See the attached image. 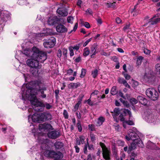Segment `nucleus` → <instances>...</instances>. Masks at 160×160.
Returning a JSON list of instances; mask_svg holds the SVG:
<instances>
[{
  "label": "nucleus",
  "instance_id": "nucleus-4",
  "mask_svg": "<svg viewBox=\"0 0 160 160\" xmlns=\"http://www.w3.org/2000/svg\"><path fill=\"white\" fill-rule=\"evenodd\" d=\"M44 52L40 51L38 48L34 47L32 48V50L29 49H26L24 51L23 53L28 57L36 58L38 55H39L41 52Z\"/></svg>",
  "mask_w": 160,
  "mask_h": 160
},
{
  "label": "nucleus",
  "instance_id": "nucleus-57",
  "mask_svg": "<svg viewBox=\"0 0 160 160\" xmlns=\"http://www.w3.org/2000/svg\"><path fill=\"white\" fill-rule=\"evenodd\" d=\"M72 48H73V49H75L76 50H78L80 48V46L79 45H77L74 47L72 46Z\"/></svg>",
  "mask_w": 160,
  "mask_h": 160
},
{
  "label": "nucleus",
  "instance_id": "nucleus-16",
  "mask_svg": "<svg viewBox=\"0 0 160 160\" xmlns=\"http://www.w3.org/2000/svg\"><path fill=\"white\" fill-rule=\"evenodd\" d=\"M31 115L28 116L29 120L31 119L34 122H38L39 121V115L37 113H34L31 117Z\"/></svg>",
  "mask_w": 160,
  "mask_h": 160
},
{
  "label": "nucleus",
  "instance_id": "nucleus-20",
  "mask_svg": "<svg viewBox=\"0 0 160 160\" xmlns=\"http://www.w3.org/2000/svg\"><path fill=\"white\" fill-rule=\"evenodd\" d=\"M55 152L53 151L48 150L45 152V155L47 157L54 158Z\"/></svg>",
  "mask_w": 160,
  "mask_h": 160
},
{
  "label": "nucleus",
  "instance_id": "nucleus-38",
  "mask_svg": "<svg viewBox=\"0 0 160 160\" xmlns=\"http://www.w3.org/2000/svg\"><path fill=\"white\" fill-rule=\"evenodd\" d=\"M130 26V23H127L125 26L123 27V29L124 31L128 32L129 31L128 29Z\"/></svg>",
  "mask_w": 160,
  "mask_h": 160
},
{
  "label": "nucleus",
  "instance_id": "nucleus-43",
  "mask_svg": "<svg viewBox=\"0 0 160 160\" xmlns=\"http://www.w3.org/2000/svg\"><path fill=\"white\" fill-rule=\"evenodd\" d=\"M73 18L71 16H68L67 18V21L68 23H72L73 20Z\"/></svg>",
  "mask_w": 160,
  "mask_h": 160
},
{
  "label": "nucleus",
  "instance_id": "nucleus-28",
  "mask_svg": "<svg viewBox=\"0 0 160 160\" xmlns=\"http://www.w3.org/2000/svg\"><path fill=\"white\" fill-rule=\"evenodd\" d=\"M114 113L112 114V116L114 118L116 116L119 115L120 113V111L119 108H115L113 111Z\"/></svg>",
  "mask_w": 160,
  "mask_h": 160
},
{
  "label": "nucleus",
  "instance_id": "nucleus-40",
  "mask_svg": "<svg viewBox=\"0 0 160 160\" xmlns=\"http://www.w3.org/2000/svg\"><path fill=\"white\" fill-rule=\"evenodd\" d=\"M138 100L134 98H131L130 99V102L132 104H135L137 103Z\"/></svg>",
  "mask_w": 160,
  "mask_h": 160
},
{
  "label": "nucleus",
  "instance_id": "nucleus-59",
  "mask_svg": "<svg viewBox=\"0 0 160 160\" xmlns=\"http://www.w3.org/2000/svg\"><path fill=\"white\" fill-rule=\"evenodd\" d=\"M98 90H95L93 92H92L91 95V97L92 96L94 95H97L98 94Z\"/></svg>",
  "mask_w": 160,
  "mask_h": 160
},
{
  "label": "nucleus",
  "instance_id": "nucleus-18",
  "mask_svg": "<svg viewBox=\"0 0 160 160\" xmlns=\"http://www.w3.org/2000/svg\"><path fill=\"white\" fill-rule=\"evenodd\" d=\"M137 99L138 102L144 105H146L148 103L147 100L145 98L141 96H138Z\"/></svg>",
  "mask_w": 160,
  "mask_h": 160
},
{
  "label": "nucleus",
  "instance_id": "nucleus-35",
  "mask_svg": "<svg viewBox=\"0 0 160 160\" xmlns=\"http://www.w3.org/2000/svg\"><path fill=\"white\" fill-rule=\"evenodd\" d=\"M154 144L153 143L150 141H149L148 142L147 144V147L148 148L150 149H153L154 148L153 147L154 146Z\"/></svg>",
  "mask_w": 160,
  "mask_h": 160
},
{
  "label": "nucleus",
  "instance_id": "nucleus-10",
  "mask_svg": "<svg viewBox=\"0 0 160 160\" xmlns=\"http://www.w3.org/2000/svg\"><path fill=\"white\" fill-rule=\"evenodd\" d=\"M39 129L40 130H43L45 132H47L50 130L53 129L52 125L48 123H44L43 124H40L39 126Z\"/></svg>",
  "mask_w": 160,
  "mask_h": 160
},
{
  "label": "nucleus",
  "instance_id": "nucleus-64",
  "mask_svg": "<svg viewBox=\"0 0 160 160\" xmlns=\"http://www.w3.org/2000/svg\"><path fill=\"white\" fill-rule=\"evenodd\" d=\"M124 106L127 108H128L129 107V105L128 102L125 101V102L123 103Z\"/></svg>",
  "mask_w": 160,
  "mask_h": 160
},
{
  "label": "nucleus",
  "instance_id": "nucleus-60",
  "mask_svg": "<svg viewBox=\"0 0 160 160\" xmlns=\"http://www.w3.org/2000/svg\"><path fill=\"white\" fill-rule=\"evenodd\" d=\"M62 55V51L60 49L58 50L57 56L58 57L60 58Z\"/></svg>",
  "mask_w": 160,
  "mask_h": 160
},
{
  "label": "nucleus",
  "instance_id": "nucleus-8",
  "mask_svg": "<svg viewBox=\"0 0 160 160\" xmlns=\"http://www.w3.org/2000/svg\"><path fill=\"white\" fill-rule=\"evenodd\" d=\"M133 141V142L131 143L130 146L128 148V150L130 151L136 149L137 145L139 147L141 148L143 147V144L140 138H138L137 140Z\"/></svg>",
  "mask_w": 160,
  "mask_h": 160
},
{
  "label": "nucleus",
  "instance_id": "nucleus-13",
  "mask_svg": "<svg viewBox=\"0 0 160 160\" xmlns=\"http://www.w3.org/2000/svg\"><path fill=\"white\" fill-rule=\"evenodd\" d=\"M60 133L56 130L49 132L48 133V137L52 139H56L60 136Z\"/></svg>",
  "mask_w": 160,
  "mask_h": 160
},
{
  "label": "nucleus",
  "instance_id": "nucleus-25",
  "mask_svg": "<svg viewBox=\"0 0 160 160\" xmlns=\"http://www.w3.org/2000/svg\"><path fill=\"white\" fill-rule=\"evenodd\" d=\"M63 143L59 141L56 142L54 143L55 148L56 149H59L61 148L63 146Z\"/></svg>",
  "mask_w": 160,
  "mask_h": 160
},
{
  "label": "nucleus",
  "instance_id": "nucleus-2",
  "mask_svg": "<svg viewBox=\"0 0 160 160\" xmlns=\"http://www.w3.org/2000/svg\"><path fill=\"white\" fill-rule=\"evenodd\" d=\"M47 58V53L45 52H41L39 55L37 56L36 58H32L28 59L27 61V64L30 67L32 68H41V65L39 64V62H43Z\"/></svg>",
  "mask_w": 160,
  "mask_h": 160
},
{
  "label": "nucleus",
  "instance_id": "nucleus-11",
  "mask_svg": "<svg viewBox=\"0 0 160 160\" xmlns=\"http://www.w3.org/2000/svg\"><path fill=\"white\" fill-rule=\"evenodd\" d=\"M119 118L121 121L123 122V126L124 128H126V124L131 125H134V123L131 120L128 121L126 120L122 114H121L119 116Z\"/></svg>",
  "mask_w": 160,
  "mask_h": 160
},
{
  "label": "nucleus",
  "instance_id": "nucleus-48",
  "mask_svg": "<svg viewBox=\"0 0 160 160\" xmlns=\"http://www.w3.org/2000/svg\"><path fill=\"white\" fill-rule=\"evenodd\" d=\"M69 50L70 51V54L71 56H72L74 55V53L73 48H72V46H70L69 47Z\"/></svg>",
  "mask_w": 160,
  "mask_h": 160
},
{
  "label": "nucleus",
  "instance_id": "nucleus-5",
  "mask_svg": "<svg viewBox=\"0 0 160 160\" xmlns=\"http://www.w3.org/2000/svg\"><path fill=\"white\" fill-rule=\"evenodd\" d=\"M138 132L136 129L133 128L132 129H130L128 132L127 135L126 136V139L129 141L130 139L134 141L138 138H140L138 136Z\"/></svg>",
  "mask_w": 160,
  "mask_h": 160
},
{
  "label": "nucleus",
  "instance_id": "nucleus-26",
  "mask_svg": "<svg viewBox=\"0 0 160 160\" xmlns=\"http://www.w3.org/2000/svg\"><path fill=\"white\" fill-rule=\"evenodd\" d=\"M5 17L2 18L0 20V30L2 29L5 25V23L7 21Z\"/></svg>",
  "mask_w": 160,
  "mask_h": 160
},
{
  "label": "nucleus",
  "instance_id": "nucleus-1",
  "mask_svg": "<svg viewBox=\"0 0 160 160\" xmlns=\"http://www.w3.org/2000/svg\"><path fill=\"white\" fill-rule=\"evenodd\" d=\"M32 86L31 88L28 89L26 92L25 97L30 101L32 104V102H35L36 99L38 100L36 97L38 94V92H40L41 95L40 96L42 98L46 97V94L44 93V91L47 90L45 87H41V82L38 81H32L30 83Z\"/></svg>",
  "mask_w": 160,
  "mask_h": 160
},
{
  "label": "nucleus",
  "instance_id": "nucleus-54",
  "mask_svg": "<svg viewBox=\"0 0 160 160\" xmlns=\"http://www.w3.org/2000/svg\"><path fill=\"white\" fill-rule=\"evenodd\" d=\"M90 137L91 138V140L92 142H93L96 140V137L93 134H91Z\"/></svg>",
  "mask_w": 160,
  "mask_h": 160
},
{
  "label": "nucleus",
  "instance_id": "nucleus-55",
  "mask_svg": "<svg viewBox=\"0 0 160 160\" xmlns=\"http://www.w3.org/2000/svg\"><path fill=\"white\" fill-rule=\"evenodd\" d=\"M63 114L64 115V117L66 118H68V113H67V111L66 110H64L63 113Z\"/></svg>",
  "mask_w": 160,
  "mask_h": 160
},
{
  "label": "nucleus",
  "instance_id": "nucleus-58",
  "mask_svg": "<svg viewBox=\"0 0 160 160\" xmlns=\"http://www.w3.org/2000/svg\"><path fill=\"white\" fill-rule=\"evenodd\" d=\"M84 26L85 27L88 28H89L90 27L89 24L87 22H85Z\"/></svg>",
  "mask_w": 160,
  "mask_h": 160
},
{
  "label": "nucleus",
  "instance_id": "nucleus-29",
  "mask_svg": "<svg viewBox=\"0 0 160 160\" xmlns=\"http://www.w3.org/2000/svg\"><path fill=\"white\" fill-rule=\"evenodd\" d=\"M117 87L115 86H113L110 92L112 95H115L117 93L118 91L116 90Z\"/></svg>",
  "mask_w": 160,
  "mask_h": 160
},
{
  "label": "nucleus",
  "instance_id": "nucleus-17",
  "mask_svg": "<svg viewBox=\"0 0 160 160\" xmlns=\"http://www.w3.org/2000/svg\"><path fill=\"white\" fill-rule=\"evenodd\" d=\"M146 119L148 122L149 123H153L155 124L156 123V118H154L153 115L152 114L149 115L146 117Z\"/></svg>",
  "mask_w": 160,
  "mask_h": 160
},
{
  "label": "nucleus",
  "instance_id": "nucleus-36",
  "mask_svg": "<svg viewBox=\"0 0 160 160\" xmlns=\"http://www.w3.org/2000/svg\"><path fill=\"white\" fill-rule=\"evenodd\" d=\"M90 53L89 49L88 48L86 47L84 49V52L83 55L85 56H87Z\"/></svg>",
  "mask_w": 160,
  "mask_h": 160
},
{
  "label": "nucleus",
  "instance_id": "nucleus-56",
  "mask_svg": "<svg viewBox=\"0 0 160 160\" xmlns=\"http://www.w3.org/2000/svg\"><path fill=\"white\" fill-rule=\"evenodd\" d=\"M96 21L98 24L101 25L102 23V20L101 18H98L96 19Z\"/></svg>",
  "mask_w": 160,
  "mask_h": 160
},
{
  "label": "nucleus",
  "instance_id": "nucleus-34",
  "mask_svg": "<svg viewBox=\"0 0 160 160\" xmlns=\"http://www.w3.org/2000/svg\"><path fill=\"white\" fill-rule=\"evenodd\" d=\"M114 155L116 160H123L125 157V154H124L122 155V157L120 158H119L117 153L115 152H114Z\"/></svg>",
  "mask_w": 160,
  "mask_h": 160
},
{
  "label": "nucleus",
  "instance_id": "nucleus-50",
  "mask_svg": "<svg viewBox=\"0 0 160 160\" xmlns=\"http://www.w3.org/2000/svg\"><path fill=\"white\" fill-rule=\"evenodd\" d=\"M84 95L83 94L80 95L78 98V102L81 103V101L82 100L83 98Z\"/></svg>",
  "mask_w": 160,
  "mask_h": 160
},
{
  "label": "nucleus",
  "instance_id": "nucleus-39",
  "mask_svg": "<svg viewBox=\"0 0 160 160\" xmlns=\"http://www.w3.org/2000/svg\"><path fill=\"white\" fill-rule=\"evenodd\" d=\"M98 71L97 69H95L92 72V75L94 78H95L98 75Z\"/></svg>",
  "mask_w": 160,
  "mask_h": 160
},
{
  "label": "nucleus",
  "instance_id": "nucleus-6",
  "mask_svg": "<svg viewBox=\"0 0 160 160\" xmlns=\"http://www.w3.org/2000/svg\"><path fill=\"white\" fill-rule=\"evenodd\" d=\"M146 94L147 96L151 99L155 101L158 98V93L154 88H149L146 91Z\"/></svg>",
  "mask_w": 160,
  "mask_h": 160
},
{
  "label": "nucleus",
  "instance_id": "nucleus-7",
  "mask_svg": "<svg viewBox=\"0 0 160 160\" xmlns=\"http://www.w3.org/2000/svg\"><path fill=\"white\" fill-rule=\"evenodd\" d=\"M100 146L102 148V156L103 158L106 160H110V152L106 147L105 145L103 143H100Z\"/></svg>",
  "mask_w": 160,
  "mask_h": 160
},
{
  "label": "nucleus",
  "instance_id": "nucleus-9",
  "mask_svg": "<svg viewBox=\"0 0 160 160\" xmlns=\"http://www.w3.org/2000/svg\"><path fill=\"white\" fill-rule=\"evenodd\" d=\"M56 40L54 38H51L43 43V45L46 48H52L55 44Z\"/></svg>",
  "mask_w": 160,
  "mask_h": 160
},
{
  "label": "nucleus",
  "instance_id": "nucleus-19",
  "mask_svg": "<svg viewBox=\"0 0 160 160\" xmlns=\"http://www.w3.org/2000/svg\"><path fill=\"white\" fill-rule=\"evenodd\" d=\"M160 21V18H157L156 15L150 19L149 22H151L152 25L156 24Z\"/></svg>",
  "mask_w": 160,
  "mask_h": 160
},
{
  "label": "nucleus",
  "instance_id": "nucleus-44",
  "mask_svg": "<svg viewBox=\"0 0 160 160\" xmlns=\"http://www.w3.org/2000/svg\"><path fill=\"white\" fill-rule=\"evenodd\" d=\"M122 74L126 79L129 80V79H130V76L126 72H123Z\"/></svg>",
  "mask_w": 160,
  "mask_h": 160
},
{
  "label": "nucleus",
  "instance_id": "nucleus-46",
  "mask_svg": "<svg viewBox=\"0 0 160 160\" xmlns=\"http://www.w3.org/2000/svg\"><path fill=\"white\" fill-rule=\"evenodd\" d=\"M118 82L120 84H123L126 81L123 78H119L118 79Z\"/></svg>",
  "mask_w": 160,
  "mask_h": 160
},
{
  "label": "nucleus",
  "instance_id": "nucleus-24",
  "mask_svg": "<svg viewBox=\"0 0 160 160\" xmlns=\"http://www.w3.org/2000/svg\"><path fill=\"white\" fill-rule=\"evenodd\" d=\"M80 84L79 82L77 83H71L68 85V88H76L80 86Z\"/></svg>",
  "mask_w": 160,
  "mask_h": 160
},
{
  "label": "nucleus",
  "instance_id": "nucleus-33",
  "mask_svg": "<svg viewBox=\"0 0 160 160\" xmlns=\"http://www.w3.org/2000/svg\"><path fill=\"white\" fill-rule=\"evenodd\" d=\"M155 71L158 74V73L159 74H160V64H157L155 66Z\"/></svg>",
  "mask_w": 160,
  "mask_h": 160
},
{
  "label": "nucleus",
  "instance_id": "nucleus-23",
  "mask_svg": "<svg viewBox=\"0 0 160 160\" xmlns=\"http://www.w3.org/2000/svg\"><path fill=\"white\" fill-rule=\"evenodd\" d=\"M97 45L96 44L94 43L91 47V53H92V54L91 56L92 57L93 55H95L96 53V49L97 48Z\"/></svg>",
  "mask_w": 160,
  "mask_h": 160
},
{
  "label": "nucleus",
  "instance_id": "nucleus-52",
  "mask_svg": "<svg viewBox=\"0 0 160 160\" xmlns=\"http://www.w3.org/2000/svg\"><path fill=\"white\" fill-rule=\"evenodd\" d=\"M144 52L145 54L147 55H149L151 52V51L147 49H145L144 50Z\"/></svg>",
  "mask_w": 160,
  "mask_h": 160
},
{
  "label": "nucleus",
  "instance_id": "nucleus-27",
  "mask_svg": "<svg viewBox=\"0 0 160 160\" xmlns=\"http://www.w3.org/2000/svg\"><path fill=\"white\" fill-rule=\"evenodd\" d=\"M39 68H32L31 69V73L33 76H38V69Z\"/></svg>",
  "mask_w": 160,
  "mask_h": 160
},
{
  "label": "nucleus",
  "instance_id": "nucleus-47",
  "mask_svg": "<svg viewBox=\"0 0 160 160\" xmlns=\"http://www.w3.org/2000/svg\"><path fill=\"white\" fill-rule=\"evenodd\" d=\"M81 103V102H78L74 106V111H76L78 109L79 105Z\"/></svg>",
  "mask_w": 160,
  "mask_h": 160
},
{
  "label": "nucleus",
  "instance_id": "nucleus-32",
  "mask_svg": "<svg viewBox=\"0 0 160 160\" xmlns=\"http://www.w3.org/2000/svg\"><path fill=\"white\" fill-rule=\"evenodd\" d=\"M39 120L44 121L46 120V113H42L39 115Z\"/></svg>",
  "mask_w": 160,
  "mask_h": 160
},
{
  "label": "nucleus",
  "instance_id": "nucleus-61",
  "mask_svg": "<svg viewBox=\"0 0 160 160\" xmlns=\"http://www.w3.org/2000/svg\"><path fill=\"white\" fill-rule=\"evenodd\" d=\"M116 21L117 23L118 24L120 23L121 22V21H122L121 19L118 17H117L116 18Z\"/></svg>",
  "mask_w": 160,
  "mask_h": 160
},
{
  "label": "nucleus",
  "instance_id": "nucleus-12",
  "mask_svg": "<svg viewBox=\"0 0 160 160\" xmlns=\"http://www.w3.org/2000/svg\"><path fill=\"white\" fill-rule=\"evenodd\" d=\"M57 12L59 17H65L68 14V12L66 9L63 7L58 8Z\"/></svg>",
  "mask_w": 160,
  "mask_h": 160
},
{
  "label": "nucleus",
  "instance_id": "nucleus-49",
  "mask_svg": "<svg viewBox=\"0 0 160 160\" xmlns=\"http://www.w3.org/2000/svg\"><path fill=\"white\" fill-rule=\"evenodd\" d=\"M87 145L88 147V149L90 150H93L94 149L93 146L92 144H89L88 142H87Z\"/></svg>",
  "mask_w": 160,
  "mask_h": 160
},
{
  "label": "nucleus",
  "instance_id": "nucleus-22",
  "mask_svg": "<svg viewBox=\"0 0 160 160\" xmlns=\"http://www.w3.org/2000/svg\"><path fill=\"white\" fill-rule=\"evenodd\" d=\"M63 157V155L62 153L60 152H55L54 158V159H61Z\"/></svg>",
  "mask_w": 160,
  "mask_h": 160
},
{
  "label": "nucleus",
  "instance_id": "nucleus-15",
  "mask_svg": "<svg viewBox=\"0 0 160 160\" xmlns=\"http://www.w3.org/2000/svg\"><path fill=\"white\" fill-rule=\"evenodd\" d=\"M58 19L56 16H52L50 17L48 21V25H53L58 22Z\"/></svg>",
  "mask_w": 160,
  "mask_h": 160
},
{
  "label": "nucleus",
  "instance_id": "nucleus-37",
  "mask_svg": "<svg viewBox=\"0 0 160 160\" xmlns=\"http://www.w3.org/2000/svg\"><path fill=\"white\" fill-rule=\"evenodd\" d=\"M52 116L49 113H46V120H51L52 119Z\"/></svg>",
  "mask_w": 160,
  "mask_h": 160
},
{
  "label": "nucleus",
  "instance_id": "nucleus-51",
  "mask_svg": "<svg viewBox=\"0 0 160 160\" xmlns=\"http://www.w3.org/2000/svg\"><path fill=\"white\" fill-rule=\"evenodd\" d=\"M89 129L91 131H92L94 130V126L92 124H89L88 125Z\"/></svg>",
  "mask_w": 160,
  "mask_h": 160
},
{
  "label": "nucleus",
  "instance_id": "nucleus-3",
  "mask_svg": "<svg viewBox=\"0 0 160 160\" xmlns=\"http://www.w3.org/2000/svg\"><path fill=\"white\" fill-rule=\"evenodd\" d=\"M32 108L35 111L37 112H41L43 111L42 108L45 107L47 109H49L52 107V106L46 102L45 104L42 102L36 99L35 102H32Z\"/></svg>",
  "mask_w": 160,
  "mask_h": 160
},
{
  "label": "nucleus",
  "instance_id": "nucleus-63",
  "mask_svg": "<svg viewBox=\"0 0 160 160\" xmlns=\"http://www.w3.org/2000/svg\"><path fill=\"white\" fill-rule=\"evenodd\" d=\"M112 60L115 62H117L118 61V59L116 56H113L111 58Z\"/></svg>",
  "mask_w": 160,
  "mask_h": 160
},
{
  "label": "nucleus",
  "instance_id": "nucleus-62",
  "mask_svg": "<svg viewBox=\"0 0 160 160\" xmlns=\"http://www.w3.org/2000/svg\"><path fill=\"white\" fill-rule=\"evenodd\" d=\"M88 104L91 106L93 105V103L91 101V100L90 98L88 99L87 101Z\"/></svg>",
  "mask_w": 160,
  "mask_h": 160
},
{
  "label": "nucleus",
  "instance_id": "nucleus-45",
  "mask_svg": "<svg viewBox=\"0 0 160 160\" xmlns=\"http://www.w3.org/2000/svg\"><path fill=\"white\" fill-rule=\"evenodd\" d=\"M79 139H80L82 144H83L84 143V140L85 138L84 136H81L79 137Z\"/></svg>",
  "mask_w": 160,
  "mask_h": 160
},
{
  "label": "nucleus",
  "instance_id": "nucleus-42",
  "mask_svg": "<svg viewBox=\"0 0 160 160\" xmlns=\"http://www.w3.org/2000/svg\"><path fill=\"white\" fill-rule=\"evenodd\" d=\"M77 127L78 128V131L79 132H81L82 130V128L79 120H78V122L77 123Z\"/></svg>",
  "mask_w": 160,
  "mask_h": 160
},
{
  "label": "nucleus",
  "instance_id": "nucleus-30",
  "mask_svg": "<svg viewBox=\"0 0 160 160\" xmlns=\"http://www.w3.org/2000/svg\"><path fill=\"white\" fill-rule=\"evenodd\" d=\"M123 112L124 113V114L125 115H124V116L123 115V116L124 117L125 116H126V115L127 114H128L129 115V118H130L131 117H132V115L131 112L130 111H129L128 109H123Z\"/></svg>",
  "mask_w": 160,
  "mask_h": 160
},
{
  "label": "nucleus",
  "instance_id": "nucleus-14",
  "mask_svg": "<svg viewBox=\"0 0 160 160\" xmlns=\"http://www.w3.org/2000/svg\"><path fill=\"white\" fill-rule=\"evenodd\" d=\"M56 30L57 32L60 33H65L68 31L67 28L64 25L61 24L57 26Z\"/></svg>",
  "mask_w": 160,
  "mask_h": 160
},
{
  "label": "nucleus",
  "instance_id": "nucleus-53",
  "mask_svg": "<svg viewBox=\"0 0 160 160\" xmlns=\"http://www.w3.org/2000/svg\"><path fill=\"white\" fill-rule=\"evenodd\" d=\"M92 40V38H90L87 40L83 44V47H85L88 44V43L91 41Z\"/></svg>",
  "mask_w": 160,
  "mask_h": 160
},
{
  "label": "nucleus",
  "instance_id": "nucleus-21",
  "mask_svg": "<svg viewBox=\"0 0 160 160\" xmlns=\"http://www.w3.org/2000/svg\"><path fill=\"white\" fill-rule=\"evenodd\" d=\"M105 120V118L104 117L102 116L100 117L97 119L96 125L98 126H101L102 124Z\"/></svg>",
  "mask_w": 160,
  "mask_h": 160
},
{
  "label": "nucleus",
  "instance_id": "nucleus-31",
  "mask_svg": "<svg viewBox=\"0 0 160 160\" xmlns=\"http://www.w3.org/2000/svg\"><path fill=\"white\" fill-rule=\"evenodd\" d=\"M143 59V58L142 56H141L138 57L137 60V65L138 66L140 65L142 63V61Z\"/></svg>",
  "mask_w": 160,
  "mask_h": 160
},
{
  "label": "nucleus",
  "instance_id": "nucleus-41",
  "mask_svg": "<svg viewBox=\"0 0 160 160\" xmlns=\"http://www.w3.org/2000/svg\"><path fill=\"white\" fill-rule=\"evenodd\" d=\"M86 73V70L84 68L82 69L81 73L80 75V77L81 78H83L85 76Z\"/></svg>",
  "mask_w": 160,
  "mask_h": 160
}]
</instances>
